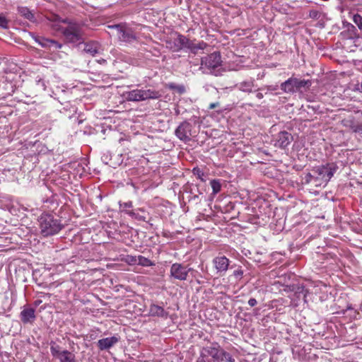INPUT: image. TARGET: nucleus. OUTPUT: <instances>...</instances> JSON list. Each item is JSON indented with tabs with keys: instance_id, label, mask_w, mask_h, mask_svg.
I'll use <instances>...</instances> for the list:
<instances>
[{
	"instance_id": "nucleus-1",
	"label": "nucleus",
	"mask_w": 362,
	"mask_h": 362,
	"mask_svg": "<svg viewBox=\"0 0 362 362\" xmlns=\"http://www.w3.org/2000/svg\"><path fill=\"white\" fill-rule=\"evenodd\" d=\"M196 40H190L186 36L176 33V37L173 40V45H170V49L173 51H180L182 49H187L192 53L196 54L199 50H204L208 45L204 41L195 42Z\"/></svg>"
},
{
	"instance_id": "nucleus-2",
	"label": "nucleus",
	"mask_w": 362,
	"mask_h": 362,
	"mask_svg": "<svg viewBox=\"0 0 362 362\" xmlns=\"http://www.w3.org/2000/svg\"><path fill=\"white\" fill-rule=\"evenodd\" d=\"M40 233L44 237L54 235L63 228L59 219L49 214H42L39 219Z\"/></svg>"
},
{
	"instance_id": "nucleus-3",
	"label": "nucleus",
	"mask_w": 362,
	"mask_h": 362,
	"mask_svg": "<svg viewBox=\"0 0 362 362\" xmlns=\"http://www.w3.org/2000/svg\"><path fill=\"white\" fill-rule=\"evenodd\" d=\"M338 170L335 163H329L313 168V173L316 175L318 185L325 186Z\"/></svg>"
},
{
	"instance_id": "nucleus-4",
	"label": "nucleus",
	"mask_w": 362,
	"mask_h": 362,
	"mask_svg": "<svg viewBox=\"0 0 362 362\" xmlns=\"http://www.w3.org/2000/svg\"><path fill=\"white\" fill-rule=\"evenodd\" d=\"M311 83L309 80L298 79L291 77L280 85L281 89L285 93H294L302 92L309 88Z\"/></svg>"
},
{
	"instance_id": "nucleus-5",
	"label": "nucleus",
	"mask_w": 362,
	"mask_h": 362,
	"mask_svg": "<svg viewBox=\"0 0 362 362\" xmlns=\"http://www.w3.org/2000/svg\"><path fill=\"white\" fill-rule=\"evenodd\" d=\"M222 66V59L220 52H214L210 54L202 57L200 69H206L210 74L217 76L216 71Z\"/></svg>"
},
{
	"instance_id": "nucleus-6",
	"label": "nucleus",
	"mask_w": 362,
	"mask_h": 362,
	"mask_svg": "<svg viewBox=\"0 0 362 362\" xmlns=\"http://www.w3.org/2000/svg\"><path fill=\"white\" fill-rule=\"evenodd\" d=\"M124 96L128 101L139 102L148 99H157L160 96V94L158 91L151 89H135L125 92Z\"/></svg>"
},
{
	"instance_id": "nucleus-7",
	"label": "nucleus",
	"mask_w": 362,
	"mask_h": 362,
	"mask_svg": "<svg viewBox=\"0 0 362 362\" xmlns=\"http://www.w3.org/2000/svg\"><path fill=\"white\" fill-rule=\"evenodd\" d=\"M61 30L63 35L69 42H79L83 40L81 26L76 23H69V25Z\"/></svg>"
},
{
	"instance_id": "nucleus-8",
	"label": "nucleus",
	"mask_w": 362,
	"mask_h": 362,
	"mask_svg": "<svg viewBox=\"0 0 362 362\" xmlns=\"http://www.w3.org/2000/svg\"><path fill=\"white\" fill-rule=\"evenodd\" d=\"M117 32V35L120 41L124 42H132L136 40V37L134 31L123 25L117 24L112 26Z\"/></svg>"
},
{
	"instance_id": "nucleus-9",
	"label": "nucleus",
	"mask_w": 362,
	"mask_h": 362,
	"mask_svg": "<svg viewBox=\"0 0 362 362\" xmlns=\"http://www.w3.org/2000/svg\"><path fill=\"white\" fill-rule=\"evenodd\" d=\"M192 128V126L189 122L184 121L176 128L175 134L180 141L189 142L191 140Z\"/></svg>"
},
{
	"instance_id": "nucleus-10",
	"label": "nucleus",
	"mask_w": 362,
	"mask_h": 362,
	"mask_svg": "<svg viewBox=\"0 0 362 362\" xmlns=\"http://www.w3.org/2000/svg\"><path fill=\"white\" fill-rule=\"evenodd\" d=\"M191 269V268H187V267L182 264L174 263L170 267V276L175 279L185 281L187 279L188 272Z\"/></svg>"
},
{
	"instance_id": "nucleus-11",
	"label": "nucleus",
	"mask_w": 362,
	"mask_h": 362,
	"mask_svg": "<svg viewBox=\"0 0 362 362\" xmlns=\"http://www.w3.org/2000/svg\"><path fill=\"white\" fill-rule=\"evenodd\" d=\"M293 140V137L289 132L282 131L278 133L274 138V145L280 148H286Z\"/></svg>"
},
{
	"instance_id": "nucleus-12",
	"label": "nucleus",
	"mask_w": 362,
	"mask_h": 362,
	"mask_svg": "<svg viewBox=\"0 0 362 362\" xmlns=\"http://www.w3.org/2000/svg\"><path fill=\"white\" fill-rule=\"evenodd\" d=\"M201 351L206 354L207 356H211V359L218 362L220 353L221 351V346L218 343L213 342L209 346H204L201 349Z\"/></svg>"
},
{
	"instance_id": "nucleus-13",
	"label": "nucleus",
	"mask_w": 362,
	"mask_h": 362,
	"mask_svg": "<svg viewBox=\"0 0 362 362\" xmlns=\"http://www.w3.org/2000/svg\"><path fill=\"white\" fill-rule=\"evenodd\" d=\"M21 321L24 324H33L35 319V309L30 306H24L20 313Z\"/></svg>"
},
{
	"instance_id": "nucleus-14",
	"label": "nucleus",
	"mask_w": 362,
	"mask_h": 362,
	"mask_svg": "<svg viewBox=\"0 0 362 362\" xmlns=\"http://www.w3.org/2000/svg\"><path fill=\"white\" fill-rule=\"evenodd\" d=\"M213 264L221 275L225 274L228 269L230 260L226 256H218L214 258Z\"/></svg>"
},
{
	"instance_id": "nucleus-15",
	"label": "nucleus",
	"mask_w": 362,
	"mask_h": 362,
	"mask_svg": "<svg viewBox=\"0 0 362 362\" xmlns=\"http://www.w3.org/2000/svg\"><path fill=\"white\" fill-rule=\"evenodd\" d=\"M119 340V337L117 336H112L110 337L103 338L98 341V347L100 350H107L112 347Z\"/></svg>"
},
{
	"instance_id": "nucleus-16",
	"label": "nucleus",
	"mask_w": 362,
	"mask_h": 362,
	"mask_svg": "<svg viewBox=\"0 0 362 362\" xmlns=\"http://www.w3.org/2000/svg\"><path fill=\"white\" fill-rule=\"evenodd\" d=\"M254 87L255 80L252 78L245 80L235 84V88L245 93H252Z\"/></svg>"
},
{
	"instance_id": "nucleus-17",
	"label": "nucleus",
	"mask_w": 362,
	"mask_h": 362,
	"mask_svg": "<svg viewBox=\"0 0 362 362\" xmlns=\"http://www.w3.org/2000/svg\"><path fill=\"white\" fill-rule=\"evenodd\" d=\"M149 315L153 317H167L168 313L162 306L156 304H151L149 308Z\"/></svg>"
},
{
	"instance_id": "nucleus-18",
	"label": "nucleus",
	"mask_w": 362,
	"mask_h": 362,
	"mask_svg": "<svg viewBox=\"0 0 362 362\" xmlns=\"http://www.w3.org/2000/svg\"><path fill=\"white\" fill-rule=\"evenodd\" d=\"M99 49V43L92 41L84 45L83 52L93 57L98 53Z\"/></svg>"
},
{
	"instance_id": "nucleus-19",
	"label": "nucleus",
	"mask_w": 362,
	"mask_h": 362,
	"mask_svg": "<svg viewBox=\"0 0 362 362\" xmlns=\"http://www.w3.org/2000/svg\"><path fill=\"white\" fill-rule=\"evenodd\" d=\"M341 125L346 128H349L353 132L356 133V129L357 128L358 119L353 116H349L341 120Z\"/></svg>"
},
{
	"instance_id": "nucleus-20",
	"label": "nucleus",
	"mask_w": 362,
	"mask_h": 362,
	"mask_svg": "<svg viewBox=\"0 0 362 362\" xmlns=\"http://www.w3.org/2000/svg\"><path fill=\"white\" fill-rule=\"evenodd\" d=\"M18 12L21 16L31 22L36 21L34 13L28 7L19 6L18 7Z\"/></svg>"
},
{
	"instance_id": "nucleus-21",
	"label": "nucleus",
	"mask_w": 362,
	"mask_h": 362,
	"mask_svg": "<svg viewBox=\"0 0 362 362\" xmlns=\"http://www.w3.org/2000/svg\"><path fill=\"white\" fill-rule=\"evenodd\" d=\"M303 180L305 184H312L315 187H320L316 175L313 173V168L305 175Z\"/></svg>"
},
{
	"instance_id": "nucleus-22",
	"label": "nucleus",
	"mask_w": 362,
	"mask_h": 362,
	"mask_svg": "<svg viewBox=\"0 0 362 362\" xmlns=\"http://www.w3.org/2000/svg\"><path fill=\"white\" fill-rule=\"evenodd\" d=\"M60 362H75V356L71 352L64 350L62 352L61 356L58 358Z\"/></svg>"
},
{
	"instance_id": "nucleus-23",
	"label": "nucleus",
	"mask_w": 362,
	"mask_h": 362,
	"mask_svg": "<svg viewBox=\"0 0 362 362\" xmlns=\"http://www.w3.org/2000/svg\"><path fill=\"white\" fill-rule=\"evenodd\" d=\"M218 362H235L233 356L221 348Z\"/></svg>"
},
{
	"instance_id": "nucleus-24",
	"label": "nucleus",
	"mask_w": 362,
	"mask_h": 362,
	"mask_svg": "<svg viewBox=\"0 0 362 362\" xmlns=\"http://www.w3.org/2000/svg\"><path fill=\"white\" fill-rule=\"evenodd\" d=\"M308 293V289L303 285L298 286L295 290V294L297 296V298H300L302 297L305 301H306L305 298Z\"/></svg>"
},
{
	"instance_id": "nucleus-25",
	"label": "nucleus",
	"mask_w": 362,
	"mask_h": 362,
	"mask_svg": "<svg viewBox=\"0 0 362 362\" xmlns=\"http://www.w3.org/2000/svg\"><path fill=\"white\" fill-rule=\"evenodd\" d=\"M211 187L212 188L213 194H218L221 189V184L220 180H212L210 182Z\"/></svg>"
},
{
	"instance_id": "nucleus-26",
	"label": "nucleus",
	"mask_w": 362,
	"mask_h": 362,
	"mask_svg": "<svg viewBox=\"0 0 362 362\" xmlns=\"http://www.w3.org/2000/svg\"><path fill=\"white\" fill-rule=\"evenodd\" d=\"M34 39L42 47H50L51 40L40 36L34 37Z\"/></svg>"
},
{
	"instance_id": "nucleus-27",
	"label": "nucleus",
	"mask_w": 362,
	"mask_h": 362,
	"mask_svg": "<svg viewBox=\"0 0 362 362\" xmlns=\"http://www.w3.org/2000/svg\"><path fill=\"white\" fill-rule=\"evenodd\" d=\"M50 351L52 355L57 358L61 356L62 352V351H61V347L54 342L51 343Z\"/></svg>"
},
{
	"instance_id": "nucleus-28",
	"label": "nucleus",
	"mask_w": 362,
	"mask_h": 362,
	"mask_svg": "<svg viewBox=\"0 0 362 362\" xmlns=\"http://www.w3.org/2000/svg\"><path fill=\"white\" fill-rule=\"evenodd\" d=\"M137 264L139 265L144 266V267H148V266L153 265V264L149 259H148L145 257H143L141 255H139L138 257Z\"/></svg>"
},
{
	"instance_id": "nucleus-29",
	"label": "nucleus",
	"mask_w": 362,
	"mask_h": 362,
	"mask_svg": "<svg viewBox=\"0 0 362 362\" xmlns=\"http://www.w3.org/2000/svg\"><path fill=\"white\" fill-rule=\"evenodd\" d=\"M196 362H216L200 351L199 356Z\"/></svg>"
},
{
	"instance_id": "nucleus-30",
	"label": "nucleus",
	"mask_w": 362,
	"mask_h": 362,
	"mask_svg": "<svg viewBox=\"0 0 362 362\" xmlns=\"http://www.w3.org/2000/svg\"><path fill=\"white\" fill-rule=\"evenodd\" d=\"M353 21L358 26V29L362 32V16L358 13L354 15Z\"/></svg>"
},
{
	"instance_id": "nucleus-31",
	"label": "nucleus",
	"mask_w": 362,
	"mask_h": 362,
	"mask_svg": "<svg viewBox=\"0 0 362 362\" xmlns=\"http://www.w3.org/2000/svg\"><path fill=\"white\" fill-rule=\"evenodd\" d=\"M193 174L197 177L199 180H201L202 182H204L205 180L204 178V173L199 169V168H194L192 170Z\"/></svg>"
},
{
	"instance_id": "nucleus-32",
	"label": "nucleus",
	"mask_w": 362,
	"mask_h": 362,
	"mask_svg": "<svg viewBox=\"0 0 362 362\" xmlns=\"http://www.w3.org/2000/svg\"><path fill=\"white\" fill-rule=\"evenodd\" d=\"M0 27L4 29L8 27V21L2 13H0Z\"/></svg>"
},
{
	"instance_id": "nucleus-33",
	"label": "nucleus",
	"mask_w": 362,
	"mask_h": 362,
	"mask_svg": "<svg viewBox=\"0 0 362 362\" xmlns=\"http://www.w3.org/2000/svg\"><path fill=\"white\" fill-rule=\"evenodd\" d=\"M127 214L129 215H130L131 216L134 217L136 219H137L139 221H146V217L144 216H141L138 214H136L135 212H134L132 211H128Z\"/></svg>"
},
{
	"instance_id": "nucleus-34",
	"label": "nucleus",
	"mask_w": 362,
	"mask_h": 362,
	"mask_svg": "<svg viewBox=\"0 0 362 362\" xmlns=\"http://www.w3.org/2000/svg\"><path fill=\"white\" fill-rule=\"evenodd\" d=\"M320 16V13L317 10H310L309 11V17L313 19H318Z\"/></svg>"
},
{
	"instance_id": "nucleus-35",
	"label": "nucleus",
	"mask_w": 362,
	"mask_h": 362,
	"mask_svg": "<svg viewBox=\"0 0 362 362\" xmlns=\"http://www.w3.org/2000/svg\"><path fill=\"white\" fill-rule=\"evenodd\" d=\"M233 275L236 278L240 279L243 275V271L239 268L233 272Z\"/></svg>"
},
{
	"instance_id": "nucleus-36",
	"label": "nucleus",
	"mask_w": 362,
	"mask_h": 362,
	"mask_svg": "<svg viewBox=\"0 0 362 362\" xmlns=\"http://www.w3.org/2000/svg\"><path fill=\"white\" fill-rule=\"evenodd\" d=\"M54 47L56 49H60L62 47V45L61 43L58 42L57 41H56L54 40H51L50 47Z\"/></svg>"
},
{
	"instance_id": "nucleus-37",
	"label": "nucleus",
	"mask_w": 362,
	"mask_h": 362,
	"mask_svg": "<svg viewBox=\"0 0 362 362\" xmlns=\"http://www.w3.org/2000/svg\"><path fill=\"white\" fill-rule=\"evenodd\" d=\"M264 88L266 89L268 92H272V91L276 90L278 88V86L277 85L266 86Z\"/></svg>"
},
{
	"instance_id": "nucleus-38",
	"label": "nucleus",
	"mask_w": 362,
	"mask_h": 362,
	"mask_svg": "<svg viewBox=\"0 0 362 362\" xmlns=\"http://www.w3.org/2000/svg\"><path fill=\"white\" fill-rule=\"evenodd\" d=\"M56 21H59V22H62V23H67L68 25H69V23H71L68 18H66V19H61L59 17L57 16L56 17Z\"/></svg>"
},
{
	"instance_id": "nucleus-39",
	"label": "nucleus",
	"mask_w": 362,
	"mask_h": 362,
	"mask_svg": "<svg viewBox=\"0 0 362 362\" xmlns=\"http://www.w3.org/2000/svg\"><path fill=\"white\" fill-rule=\"evenodd\" d=\"M257 300H256V299H255V298H250V299L248 300V304H249V305H250V306H251V307H254V306H255V305H257Z\"/></svg>"
},
{
	"instance_id": "nucleus-40",
	"label": "nucleus",
	"mask_w": 362,
	"mask_h": 362,
	"mask_svg": "<svg viewBox=\"0 0 362 362\" xmlns=\"http://www.w3.org/2000/svg\"><path fill=\"white\" fill-rule=\"evenodd\" d=\"M220 106V103L218 102H216V103H212L209 105V109L210 110H212V109H214L217 107H219Z\"/></svg>"
},
{
	"instance_id": "nucleus-41",
	"label": "nucleus",
	"mask_w": 362,
	"mask_h": 362,
	"mask_svg": "<svg viewBox=\"0 0 362 362\" xmlns=\"http://www.w3.org/2000/svg\"><path fill=\"white\" fill-rule=\"evenodd\" d=\"M128 259L129 261L134 264L137 263L138 262V257H134V256H128Z\"/></svg>"
},
{
	"instance_id": "nucleus-42",
	"label": "nucleus",
	"mask_w": 362,
	"mask_h": 362,
	"mask_svg": "<svg viewBox=\"0 0 362 362\" xmlns=\"http://www.w3.org/2000/svg\"><path fill=\"white\" fill-rule=\"evenodd\" d=\"M124 207L125 208H132L133 206L132 202H127L123 204Z\"/></svg>"
},
{
	"instance_id": "nucleus-43",
	"label": "nucleus",
	"mask_w": 362,
	"mask_h": 362,
	"mask_svg": "<svg viewBox=\"0 0 362 362\" xmlns=\"http://www.w3.org/2000/svg\"><path fill=\"white\" fill-rule=\"evenodd\" d=\"M256 97L260 100L264 98V95L262 93H257Z\"/></svg>"
},
{
	"instance_id": "nucleus-44",
	"label": "nucleus",
	"mask_w": 362,
	"mask_h": 362,
	"mask_svg": "<svg viewBox=\"0 0 362 362\" xmlns=\"http://www.w3.org/2000/svg\"><path fill=\"white\" fill-rule=\"evenodd\" d=\"M99 62H100V63H105V62H106V60L103 59L100 60Z\"/></svg>"
},
{
	"instance_id": "nucleus-45",
	"label": "nucleus",
	"mask_w": 362,
	"mask_h": 362,
	"mask_svg": "<svg viewBox=\"0 0 362 362\" xmlns=\"http://www.w3.org/2000/svg\"><path fill=\"white\" fill-rule=\"evenodd\" d=\"M40 303V301H39V302L35 301V305H37Z\"/></svg>"
},
{
	"instance_id": "nucleus-46",
	"label": "nucleus",
	"mask_w": 362,
	"mask_h": 362,
	"mask_svg": "<svg viewBox=\"0 0 362 362\" xmlns=\"http://www.w3.org/2000/svg\"><path fill=\"white\" fill-rule=\"evenodd\" d=\"M217 112H218V113H221V112H222V110H218Z\"/></svg>"
}]
</instances>
